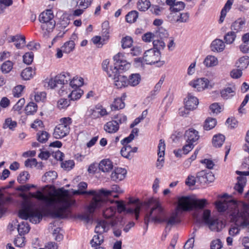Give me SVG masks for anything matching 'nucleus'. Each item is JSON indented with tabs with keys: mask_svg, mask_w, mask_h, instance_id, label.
Masks as SVG:
<instances>
[{
	"mask_svg": "<svg viewBox=\"0 0 249 249\" xmlns=\"http://www.w3.org/2000/svg\"><path fill=\"white\" fill-rule=\"evenodd\" d=\"M48 185L35 193L30 192L23 195V201L18 216L22 219L27 220L33 224L39 223L42 219L41 210L33 201L35 198L41 202L42 206L54 217H64L66 210L74 203L68 190L63 188L55 190L53 192L48 191Z\"/></svg>",
	"mask_w": 249,
	"mask_h": 249,
	"instance_id": "obj_1",
	"label": "nucleus"
},
{
	"mask_svg": "<svg viewBox=\"0 0 249 249\" xmlns=\"http://www.w3.org/2000/svg\"><path fill=\"white\" fill-rule=\"evenodd\" d=\"M216 207L219 212H225L231 220L235 222V225L231 226L229 230L231 236H234L239 233V227L244 229L249 225V205L248 204L231 199L217 202Z\"/></svg>",
	"mask_w": 249,
	"mask_h": 249,
	"instance_id": "obj_2",
	"label": "nucleus"
},
{
	"mask_svg": "<svg viewBox=\"0 0 249 249\" xmlns=\"http://www.w3.org/2000/svg\"><path fill=\"white\" fill-rule=\"evenodd\" d=\"M113 192L122 194L124 191L118 185L114 184L111 186L110 190L102 188L98 190H90L89 192H84L93 196L88 207L89 212L92 213L96 209L103 207L107 201V197L110 196Z\"/></svg>",
	"mask_w": 249,
	"mask_h": 249,
	"instance_id": "obj_3",
	"label": "nucleus"
},
{
	"mask_svg": "<svg viewBox=\"0 0 249 249\" xmlns=\"http://www.w3.org/2000/svg\"><path fill=\"white\" fill-rule=\"evenodd\" d=\"M145 204L150 209L145 216V224L147 225L150 221L156 223H163L166 212L159 199L149 198Z\"/></svg>",
	"mask_w": 249,
	"mask_h": 249,
	"instance_id": "obj_4",
	"label": "nucleus"
},
{
	"mask_svg": "<svg viewBox=\"0 0 249 249\" xmlns=\"http://www.w3.org/2000/svg\"><path fill=\"white\" fill-rule=\"evenodd\" d=\"M160 51L150 49L145 52L142 58H135V62L137 67L140 65L142 66L144 64L152 65L155 63L158 64V66L160 67L164 64V61L160 60Z\"/></svg>",
	"mask_w": 249,
	"mask_h": 249,
	"instance_id": "obj_5",
	"label": "nucleus"
},
{
	"mask_svg": "<svg viewBox=\"0 0 249 249\" xmlns=\"http://www.w3.org/2000/svg\"><path fill=\"white\" fill-rule=\"evenodd\" d=\"M202 221L212 231H219L225 227L222 221L211 216V211L209 210H205L203 211Z\"/></svg>",
	"mask_w": 249,
	"mask_h": 249,
	"instance_id": "obj_6",
	"label": "nucleus"
},
{
	"mask_svg": "<svg viewBox=\"0 0 249 249\" xmlns=\"http://www.w3.org/2000/svg\"><path fill=\"white\" fill-rule=\"evenodd\" d=\"M103 216L111 227H119L121 228L124 224L123 218L116 215V208L109 207L103 211Z\"/></svg>",
	"mask_w": 249,
	"mask_h": 249,
	"instance_id": "obj_7",
	"label": "nucleus"
},
{
	"mask_svg": "<svg viewBox=\"0 0 249 249\" xmlns=\"http://www.w3.org/2000/svg\"><path fill=\"white\" fill-rule=\"evenodd\" d=\"M70 80V74L63 72L58 74L53 77L46 79L44 81L45 86L48 88L53 89L67 84Z\"/></svg>",
	"mask_w": 249,
	"mask_h": 249,
	"instance_id": "obj_8",
	"label": "nucleus"
},
{
	"mask_svg": "<svg viewBox=\"0 0 249 249\" xmlns=\"http://www.w3.org/2000/svg\"><path fill=\"white\" fill-rule=\"evenodd\" d=\"M71 124V119L70 117L61 118L60 124L54 129L53 136L55 139H61L67 136L70 132V125Z\"/></svg>",
	"mask_w": 249,
	"mask_h": 249,
	"instance_id": "obj_9",
	"label": "nucleus"
},
{
	"mask_svg": "<svg viewBox=\"0 0 249 249\" xmlns=\"http://www.w3.org/2000/svg\"><path fill=\"white\" fill-rule=\"evenodd\" d=\"M115 203L116 204L117 211L119 213H122L125 212L127 214H134L135 219L138 220L139 217V213L141 209V204L140 203L136 202L135 200L132 203H135L129 208H126L123 201H112L111 203Z\"/></svg>",
	"mask_w": 249,
	"mask_h": 249,
	"instance_id": "obj_10",
	"label": "nucleus"
},
{
	"mask_svg": "<svg viewBox=\"0 0 249 249\" xmlns=\"http://www.w3.org/2000/svg\"><path fill=\"white\" fill-rule=\"evenodd\" d=\"M115 61L114 65L119 69L120 71H127L131 67V64L128 62L124 54L119 53L113 57Z\"/></svg>",
	"mask_w": 249,
	"mask_h": 249,
	"instance_id": "obj_11",
	"label": "nucleus"
},
{
	"mask_svg": "<svg viewBox=\"0 0 249 249\" xmlns=\"http://www.w3.org/2000/svg\"><path fill=\"white\" fill-rule=\"evenodd\" d=\"M189 85L198 91H203L213 86L210 84V81L206 78H200L193 80L190 82Z\"/></svg>",
	"mask_w": 249,
	"mask_h": 249,
	"instance_id": "obj_12",
	"label": "nucleus"
},
{
	"mask_svg": "<svg viewBox=\"0 0 249 249\" xmlns=\"http://www.w3.org/2000/svg\"><path fill=\"white\" fill-rule=\"evenodd\" d=\"M236 173L240 175V177H237L238 182L234 186V188L235 190L237 191L239 194H242L247 182V178L245 176L249 175V171L241 172L236 171Z\"/></svg>",
	"mask_w": 249,
	"mask_h": 249,
	"instance_id": "obj_13",
	"label": "nucleus"
},
{
	"mask_svg": "<svg viewBox=\"0 0 249 249\" xmlns=\"http://www.w3.org/2000/svg\"><path fill=\"white\" fill-rule=\"evenodd\" d=\"M180 222V218L178 215V212L176 211L171 214L165 213L163 223H166V228H171L178 224Z\"/></svg>",
	"mask_w": 249,
	"mask_h": 249,
	"instance_id": "obj_14",
	"label": "nucleus"
},
{
	"mask_svg": "<svg viewBox=\"0 0 249 249\" xmlns=\"http://www.w3.org/2000/svg\"><path fill=\"white\" fill-rule=\"evenodd\" d=\"M193 198L189 196H182L178 198V205L176 211H187L192 208Z\"/></svg>",
	"mask_w": 249,
	"mask_h": 249,
	"instance_id": "obj_15",
	"label": "nucleus"
},
{
	"mask_svg": "<svg viewBox=\"0 0 249 249\" xmlns=\"http://www.w3.org/2000/svg\"><path fill=\"white\" fill-rule=\"evenodd\" d=\"M165 149V144L164 141L160 140L158 145V155L159 158L156 163V167L159 169H160L163 166Z\"/></svg>",
	"mask_w": 249,
	"mask_h": 249,
	"instance_id": "obj_16",
	"label": "nucleus"
},
{
	"mask_svg": "<svg viewBox=\"0 0 249 249\" xmlns=\"http://www.w3.org/2000/svg\"><path fill=\"white\" fill-rule=\"evenodd\" d=\"M185 107L190 110H194L196 108L199 101L197 98L192 93H188L184 100Z\"/></svg>",
	"mask_w": 249,
	"mask_h": 249,
	"instance_id": "obj_17",
	"label": "nucleus"
},
{
	"mask_svg": "<svg viewBox=\"0 0 249 249\" xmlns=\"http://www.w3.org/2000/svg\"><path fill=\"white\" fill-rule=\"evenodd\" d=\"M127 171L125 169L117 167L114 169L110 175L111 179L115 182L123 180L126 177Z\"/></svg>",
	"mask_w": 249,
	"mask_h": 249,
	"instance_id": "obj_18",
	"label": "nucleus"
},
{
	"mask_svg": "<svg viewBox=\"0 0 249 249\" xmlns=\"http://www.w3.org/2000/svg\"><path fill=\"white\" fill-rule=\"evenodd\" d=\"M166 4L169 6L170 12H180L183 10L185 4L182 1H176V0H165Z\"/></svg>",
	"mask_w": 249,
	"mask_h": 249,
	"instance_id": "obj_19",
	"label": "nucleus"
},
{
	"mask_svg": "<svg viewBox=\"0 0 249 249\" xmlns=\"http://www.w3.org/2000/svg\"><path fill=\"white\" fill-rule=\"evenodd\" d=\"M77 39V36L76 34L73 33L70 40L66 42L61 47V49L63 50V52L66 53H69L73 51L75 48V42L74 41Z\"/></svg>",
	"mask_w": 249,
	"mask_h": 249,
	"instance_id": "obj_20",
	"label": "nucleus"
},
{
	"mask_svg": "<svg viewBox=\"0 0 249 249\" xmlns=\"http://www.w3.org/2000/svg\"><path fill=\"white\" fill-rule=\"evenodd\" d=\"M184 138L186 142L194 143L199 139L198 132L193 128H190L185 131Z\"/></svg>",
	"mask_w": 249,
	"mask_h": 249,
	"instance_id": "obj_21",
	"label": "nucleus"
},
{
	"mask_svg": "<svg viewBox=\"0 0 249 249\" xmlns=\"http://www.w3.org/2000/svg\"><path fill=\"white\" fill-rule=\"evenodd\" d=\"M119 129V123L117 121L112 120L107 122L104 125V130L107 133L113 134Z\"/></svg>",
	"mask_w": 249,
	"mask_h": 249,
	"instance_id": "obj_22",
	"label": "nucleus"
},
{
	"mask_svg": "<svg viewBox=\"0 0 249 249\" xmlns=\"http://www.w3.org/2000/svg\"><path fill=\"white\" fill-rule=\"evenodd\" d=\"M113 80L114 85L118 89L128 86L127 77L124 75L120 73Z\"/></svg>",
	"mask_w": 249,
	"mask_h": 249,
	"instance_id": "obj_23",
	"label": "nucleus"
},
{
	"mask_svg": "<svg viewBox=\"0 0 249 249\" xmlns=\"http://www.w3.org/2000/svg\"><path fill=\"white\" fill-rule=\"evenodd\" d=\"M110 225L105 220L99 221L95 228V231L97 233L102 234L104 232L107 231L110 227Z\"/></svg>",
	"mask_w": 249,
	"mask_h": 249,
	"instance_id": "obj_24",
	"label": "nucleus"
},
{
	"mask_svg": "<svg viewBox=\"0 0 249 249\" xmlns=\"http://www.w3.org/2000/svg\"><path fill=\"white\" fill-rule=\"evenodd\" d=\"M112 161L109 159L102 160L99 164V169L103 172H108L113 169Z\"/></svg>",
	"mask_w": 249,
	"mask_h": 249,
	"instance_id": "obj_25",
	"label": "nucleus"
},
{
	"mask_svg": "<svg viewBox=\"0 0 249 249\" xmlns=\"http://www.w3.org/2000/svg\"><path fill=\"white\" fill-rule=\"evenodd\" d=\"M203 63L207 68L214 67L218 64V60L213 55H208L205 58Z\"/></svg>",
	"mask_w": 249,
	"mask_h": 249,
	"instance_id": "obj_26",
	"label": "nucleus"
},
{
	"mask_svg": "<svg viewBox=\"0 0 249 249\" xmlns=\"http://www.w3.org/2000/svg\"><path fill=\"white\" fill-rule=\"evenodd\" d=\"M233 2L234 0H228L227 1L224 7L221 10V15L219 20V23H221L224 21L225 18L226 17L227 13L231 9Z\"/></svg>",
	"mask_w": 249,
	"mask_h": 249,
	"instance_id": "obj_27",
	"label": "nucleus"
},
{
	"mask_svg": "<svg viewBox=\"0 0 249 249\" xmlns=\"http://www.w3.org/2000/svg\"><path fill=\"white\" fill-rule=\"evenodd\" d=\"M53 14L52 10L49 9L41 13L39 16V21L41 23L46 22H50L51 21H54L53 20Z\"/></svg>",
	"mask_w": 249,
	"mask_h": 249,
	"instance_id": "obj_28",
	"label": "nucleus"
},
{
	"mask_svg": "<svg viewBox=\"0 0 249 249\" xmlns=\"http://www.w3.org/2000/svg\"><path fill=\"white\" fill-rule=\"evenodd\" d=\"M211 47L213 52H221L224 50L225 45L222 40L216 39L212 42Z\"/></svg>",
	"mask_w": 249,
	"mask_h": 249,
	"instance_id": "obj_29",
	"label": "nucleus"
},
{
	"mask_svg": "<svg viewBox=\"0 0 249 249\" xmlns=\"http://www.w3.org/2000/svg\"><path fill=\"white\" fill-rule=\"evenodd\" d=\"M126 96V95L124 94L121 98L115 99L113 103L111 106L112 110H117L123 108L125 106L124 100L125 99Z\"/></svg>",
	"mask_w": 249,
	"mask_h": 249,
	"instance_id": "obj_30",
	"label": "nucleus"
},
{
	"mask_svg": "<svg viewBox=\"0 0 249 249\" xmlns=\"http://www.w3.org/2000/svg\"><path fill=\"white\" fill-rule=\"evenodd\" d=\"M245 24V20L242 18H239L234 22H233L231 25V28L236 33H238L242 30Z\"/></svg>",
	"mask_w": 249,
	"mask_h": 249,
	"instance_id": "obj_31",
	"label": "nucleus"
},
{
	"mask_svg": "<svg viewBox=\"0 0 249 249\" xmlns=\"http://www.w3.org/2000/svg\"><path fill=\"white\" fill-rule=\"evenodd\" d=\"M242 41L240 50L243 53H247L249 50V33H246L242 36Z\"/></svg>",
	"mask_w": 249,
	"mask_h": 249,
	"instance_id": "obj_32",
	"label": "nucleus"
},
{
	"mask_svg": "<svg viewBox=\"0 0 249 249\" xmlns=\"http://www.w3.org/2000/svg\"><path fill=\"white\" fill-rule=\"evenodd\" d=\"M35 74V70L32 67H28L24 69L21 72V78L24 80H28L33 78Z\"/></svg>",
	"mask_w": 249,
	"mask_h": 249,
	"instance_id": "obj_33",
	"label": "nucleus"
},
{
	"mask_svg": "<svg viewBox=\"0 0 249 249\" xmlns=\"http://www.w3.org/2000/svg\"><path fill=\"white\" fill-rule=\"evenodd\" d=\"M236 89L234 86L232 87H228L221 91V97L225 99H227L235 95V90Z\"/></svg>",
	"mask_w": 249,
	"mask_h": 249,
	"instance_id": "obj_34",
	"label": "nucleus"
},
{
	"mask_svg": "<svg viewBox=\"0 0 249 249\" xmlns=\"http://www.w3.org/2000/svg\"><path fill=\"white\" fill-rule=\"evenodd\" d=\"M141 80V75L138 73L131 74L129 78H127L128 86H136L138 85Z\"/></svg>",
	"mask_w": 249,
	"mask_h": 249,
	"instance_id": "obj_35",
	"label": "nucleus"
},
{
	"mask_svg": "<svg viewBox=\"0 0 249 249\" xmlns=\"http://www.w3.org/2000/svg\"><path fill=\"white\" fill-rule=\"evenodd\" d=\"M57 177V174L55 171H50L44 174L42 178V180L44 182H51L55 179Z\"/></svg>",
	"mask_w": 249,
	"mask_h": 249,
	"instance_id": "obj_36",
	"label": "nucleus"
},
{
	"mask_svg": "<svg viewBox=\"0 0 249 249\" xmlns=\"http://www.w3.org/2000/svg\"><path fill=\"white\" fill-rule=\"evenodd\" d=\"M14 63L10 61L7 60L3 62L0 66V71L3 74L9 73L13 68Z\"/></svg>",
	"mask_w": 249,
	"mask_h": 249,
	"instance_id": "obj_37",
	"label": "nucleus"
},
{
	"mask_svg": "<svg viewBox=\"0 0 249 249\" xmlns=\"http://www.w3.org/2000/svg\"><path fill=\"white\" fill-rule=\"evenodd\" d=\"M55 25V21H51L41 23V28L44 31L45 34L51 32L54 29Z\"/></svg>",
	"mask_w": 249,
	"mask_h": 249,
	"instance_id": "obj_38",
	"label": "nucleus"
},
{
	"mask_svg": "<svg viewBox=\"0 0 249 249\" xmlns=\"http://www.w3.org/2000/svg\"><path fill=\"white\" fill-rule=\"evenodd\" d=\"M73 89L69 94L68 97L71 100H76L80 98L83 94V91L80 88H73Z\"/></svg>",
	"mask_w": 249,
	"mask_h": 249,
	"instance_id": "obj_39",
	"label": "nucleus"
},
{
	"mask_svg": "<svg viewBox=\"0 0 249 249\" xmlns=\"http://www.w3.org/2000/svg\"><path fill=\"white\" fill-rule=\"evenodd\" d=\"M225 136L222 134L215 135L213 139V144L216 147H221L225 141Z\"/></svg>",
	"mask_w": 249,
	"mask_h": 249,
	"instance_id": "obj_40",
	"label": "nucleus"
},
{
	"mask_svg": "<svg viewBox=\"0 0 249 249\" xmlns=\"http://www.w3.org/2000/svg\"><path fill=\"white\" fill-rule=\"evenodd\" d=\"M137 5L140 11H146L150 8L151 3L148 0H139Z\"/></svg>",
	"mask_w": 249,
	"mask_h": 249,
	"instance_id": "obj_41",
	"label": "nucleus"
},
{
	"mask_svg": "<svg viewBox=\"0 0 249 249\" xmlns=\"http://www.w3.org/2000/svg\"><path fill=\"white\" fill-rule=\"evenodd\" d=\"M37 110V106L34 102H30L25 107V111L27 115H33Z\"/></svg>",
	"mask_w": 249,
	"mask_h": 249,
	"instance_id": "obj_42",
	"label": "nucleus"
},
{
	"mask_svg": "<svg viewBox=\"0 0 249 249\" xmlns=\"http://www.w3.org/2000/svg\"><path fill=\"white\" fill-rule=\"evenodd\" d=\"M30 229L29 224L26 222H22L18 224V231L19 235H24L28 233Z\"/></svg>",
	"mask_w": 249,
	"mask_h": 249,
	"instance_id": "obj_43",
	"label": "nucleus"
},
{
	"mask_svg": "<svg viewBox=\"0 0 249 249\" xmlns=\"http://www.w3.org/2000/svg\"><path fill=\"white\" fill-rule=\"evenodd\" d=\"M192 208L203 209L208 203L206 199H197L193 198Z\"/></svg>",
	"mask_w": 249,
	"mask_h": 249,
	"instance_id": "obj_44",
	"label": "nucleus"
},
{
	"mask_svg": "<svg viewBox=\"0 0 249 249\" xmlns=\"http://www.w3.org/2000/svg\"><path fill=\"white\" fill-rule=\"evenodd\" d=\"M119 69L114 65V66H109V69L106 72L109 77L114 79V78L120 74L119 72Z\"/></svg>",
	"mask_w": 249,
	"mask_h": 249,
	"instance_id": "obj_45",
	"label": "nucleus"
},
{
	"mask_svg": "<svg viewBox=\"0 0 249 249\" xmlns=\"http://www.w3.org/2000/svg\"><path fill=\"white\" fill-rule=\"evenodd\" d=\"M84 84V79L82 77H74L73 79L70 81V86L72 88H79L80 87Z\"/></svg>",
	"mask_w": 249,
	"mask_h": 249,
	"instance_id": "obj_46",
	"label": "nucleus"
},
{
	"mask_svg": "<svg viewBox=\"0 0 249 249\" xmlns=\"http://www.w3.org/2000/svg\"><path fill=\"white\" fill-rule=\"evenodd\" d=\"M103 236L102 234H99L93 236L90 241V244L92 247H96L100 245L103 242Z\"/></svg>",
	"mask_w": 249,
	"mask_h": 249,
	"instance_id": "obj_47",
	"label": "nucleus"
},
{
	"mask_svg": "<svg viewBox=\"0 0 249 249\" xmlns=\"http://www.w3.org/2000/svg\"><path fill=\"white\" fill-rule=\"evenodd\" d=\"M131 147L128 145H124L121 150V153L122 156L126 159H131L133 157L131 153Z\"/></svg>",
	"mask_w": 249,
	"mask_h": 249,
	"instance_id": "obj_48",
	"label": "nucleus"
},
{
	"mask_svg": "<svg viewBox=\"0 0 249 249\" xmlns=\"http://www.w3.org/2000/svg\"><path fill=\"white\" fill-rule=\"evenodd\" d=\"M139 13L136 11H132L129 12L125 17L126 21L128 23L135 22L138 17Z\"/></svg>",
	"mask_w": 249,
	"mask_h": 249,
	"instance_id": "obj_49",
	"label": "nucleus"
},
{
	"mask_svg": "<svg viewBox=\"0 0 249 249\" xmlns=\"http://www.w3.org/2000/svg\"><path fill=\"white\" fill-rule=\"evenodd\" d=\"M133 44V39L131 37L126 36L123 37L121 40L122 47L123 49L130 48Z\"/></svg>",
	"mask_w": 249,
	"mask_h": 249,
	"instance_id": "obj_50",
	"label": "nucleus"
},
{
	"mask_svg": "<svg viewBox=\"0 0 249 249\" xmlns=\"http://www.w3.org/2000/svg\"><path fill=\"white\" fill-rule=\"evenodd\" d=\"M236 37V35L234 31H231L227 33L225 36L224 40L227 44H232L235 40Z\"/></svg>",
	"mask_w": 249,
	"mask_h": 249,
	"instance_id": "obj_51",
	"label": "nucleus"
},
{
	"mask_svg": "<svg viewBox=\"0 0 249 249\" xmlns=\"http://www.w3.org/2000/svg\"><path fill=\"white\" fill-rule=\"evenodd\" d=\"M216 124V120L215 119L209 118L205 122L204 128L205 130H209L213 128Z\"/></svg>",
	"mask_w": 249,
	"mask_h": 249,
	"instance_id": "obj_52",
	"label": "nucleus"
},
{
	"mask_svg": "<svg viewBox=\"0 0 249 249\" xmlns=\"http://www.w3.org/2000/svg\"><path fill=\"white\" fill-rule=\"evenodd\" d=\"M49 137V134L45 131H39L37 133V140L41 143H44L47 141Z\"/></svg>",
	"mask_w": 249,
	"mask_h": 249,
	"instance_id": "obj_53",
	"label": "nucleus"
},
{
	"mask_svg": "<svg viewBox=\"0 0 249 249\" xmlns=\"http://www.w3.org/2000/svg\"><path fill=\"white\" fill-rule=\"evenodd\" d=\"M17 124L16 121H13L10 118L5 119L3 124V128L4 129L9 128L13 129L17 126Z\"/></svg>",
	"mask_w": 249,
	"mask_h": 249,
	"instance_id": "obj_54",
	"label": "nucleus"
},
{
	"mask_svg": "<svg viewBox=\"0 0 249 249\" xmlns=\"http://www.w3.org/2000/svg\"><path fill=\"white\" fill-rule=\"evenodd\" d=\"M8 41L9 43L18 41L22 42V44H25L26 43L25 36L19 35L9 36L8 38Z\"/></svg>",
	"mask_w": 249,
	"mask_h": 249,
	"instance_id": "obj_55",
	"label": "nucleus"
},
{
	"mask_svg": "<svg viewBox=\"0 0 249 249\" xmlns=\"http://www.w3.org/2000/svg\"><path fill=\"white\" fill-rule=\"evenodd\" d=\"M153 44L154 47L152 49L160 52V50H163L165 46V43L162 40L155 39L153 41Z\"/></svg>",
	"mask_w": 249,
	"mask_h": 249,
	"instance_id": "obj_56",
	"label": "nucleus"
},
{
	"mask_svg": "<svg viewBox=\"0 0 249 249\" xmlns=\"http://www.w3.org/2000/svg\"><path fill=\"white\" fill-rule=\"evenodd\" d=\"M249 100V95L247 94L245 96V98H244V100L242 102L240 107H239L238 110V112L240 114L243 115L247 112V110L245 108H244V107L246 105V104L248 103Z\"/></svg>",
	"mask_w": 249,
	"mask_h": 249,
	"instance_id": "obj_57",
	"label": "nucleus"
},
{
	"mask_svg": "<svg viewBox=\"0 0 249 249\" xmlns=\"http://www.w3.org/2000/svg\"><path fill=\"white\" fill-rule=\"evenodd\" d=\"M46 98V93L45 92H36L35 93L34 99L36 102H44Z\"/></svg>",
	"mask_w": 249,
	"mask_h": 249,
	"instance_id": "obj_58",
	"label": "nucleus"
},
{
	"mask_svg": "<svg viewBox=\"0 0 249 249\" xmlns=\"http://www.w3.org/2000/svg\"><path fill=\"white\" fill-rule=\"evenodd\" d=\"M24 86L19 85L15 87L13 89V95L15 97H19L21 96Z\"/></svg>",
	"mask_w": 249,
	"mask_h": 249,
	"instance_id": "obj_59",
	"label": "nucleus"
},
{
	"mask_svg": "<svg viewBox=\"0 0 249 249\" xmlns=\"http://www.w3.org/2000/svg\"><path fill=\"white\" fill-rule=\"evenodd\" d=\"M34 59V54L32 52L26 53L23 56V62L27 65L32 63Z\"/></svg>",
	"mask_w": 249,
	"mask_h": 249,
	"instance_id": "obj_60",
	"label": "nucleus"
},
{
	"mask_svg": "<svg viewBox=\"0 0 249 249\" xmlns=\"http://www.w3.org/2000/svg\"><path fill=\"white\" fill-rule=\"evenodd\" d=\"M156 35L161 39L167 38L169 36L167 31L162 27L159 28V30L156 31Z\"/></svg>",
	"mask_w": 249,
	"mask_h": 249,
	"instance_id": "obj_61",
	"label": "nucleus"
},
{
	"mask_svg": "<svg viewBox=\"0 0 249 249\" xmlns=\"http://www.w3.org/2000/svg\"><path fill=\"white\" fill-rule=\"evenodd\" d=\"M29 178V174L26 171L21 173L18 178V181L20 183H25Z\"/></svg>",
	"mask_w": 249,
	"mask_h": 249,
	"instance_id": "obj_62",
	"label": "nucleus"
},
{
	"mask_svg": "<svg viewBox=\"0 0 249 249\" xmlns=\"http://www.w3.org/2000/svg\"><path fill=\"white\" fill-rule=\"evenodd\" d=\"M211 112L213 114H217L221 111V107L217 103L211 104L209 107Z\"/></svg>",
	"mask_w": 249,
	"mask_h": 249,
	"instance_id": "obj_63",
	"label": "nucleus"
},
{
	"mask_svg": "<svg viewBox=\"0 0 249 249\" xmlns=\"http://www.w3.org/2000/svg\"><path fill=\"white\" fill-rule=\"evenodd\" d=\"M69 105L70 102L66 99H60L57 102V107L60 109L66 108Z\"/></svg>",
	"mask_w": 249,
	"mask_h": 249,
	"instance_id": "obj_64",
	"label": "nucleus"
}]
</instances>
